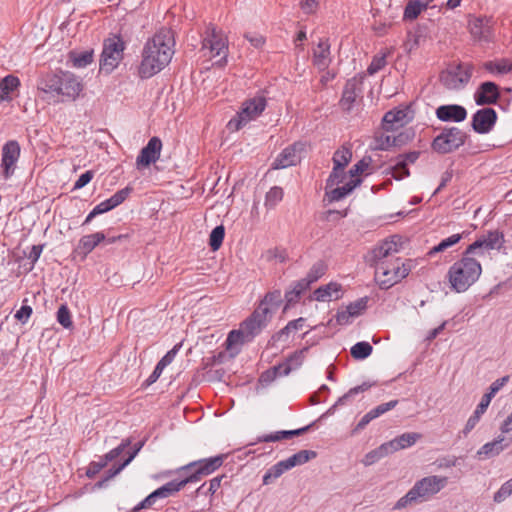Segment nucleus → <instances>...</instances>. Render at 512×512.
Segmentation results:
<instances>
[{
    "instance_id": "nucleus-1",
    "label": "nucleus",
    "mask_w": 512,
    "mask_h": 512,
    "mask_svg": "<svg viewBox=\"0 0 512 512\" xmlns=\"http://www.w3.org/2000/svg\"><path fill=\"white\" fill-rule=\"evenodd\" d=\"M174 34L171 29H160L149 39L142 52V60L138 67V75L148 79L167 66L174 54Z\"/></svg>"
},
{
    "instance_id": "nucleus-2",
    "label": "nucleus",
    "mask_w": 512,
    "mask_h": 512,
    "mask_svg": "<svg viewBox=\"0 0 512 512\" xmlns=\"http://www.w3.org/2000/svg\"><path fill=\"white\" fill-rule=\"evenodd\" d=\"M474 254H467V249L463 252L461 259L456 261L448 270V279L451 288L457 293L468 290L480 277L482 267L478 260L473 257Z\"/></svg>"
},
{
    "instance_id": "nucleus-3",
    "label": "nucleus",
    "mask_w": 512,
    "mask_h": 512,
    "mask_svg": "<svg viewBox=\"0 0 512 512\" xmlns=\"http://www.w3.org/2000/svg\"><path fill=\"white\" fill-rule=\"evenodd\" d=\"M84 85L79 77L69 71H59L47 75L42 81L45 93L61 96V101H75L83 91Z\"/></svg>"
},
{
    "instance_id": "nucleus-4",
    "label": "nucleus",
    "mask_w": 512,
    "mask_h": 512,
    "mask_svg": "<svg viewBox=\"0 0 512 512\" xmlns=\"http://www.w3.org/2000/svg\"><path fill=\"white\" fill-rule=\"evenodd\" d=\"M447 477L431 475L415 482L413 487L401 497L394 505V510H401L408 506L427 501L440 492L447 485Z\"/></svg>"
},
{
    "instance_id": "nucleus-5",
    "label": "nucleus",
    "mask_w": 512,
    "mask_h": 512,
    "mask_svg": "<svg viewBox=\"0 0 512 512\" xmlns=\"http://www.w3.org/2000/svg\"><path fill=\"white\" fill-rule=\"evenodd\" d=\"M411 260L401 262L395 257L386 262H380L375 269L374 279L381 289H389L408 276L411 270Z\"/></svg>"
},
{
    "instance_id": "nucleus-6",
    "label": "nucleus",
    "mask_w": 512,
    "mask_h": 512,
    "mask_svg": "<svg viewBox=\"0 0 512 512\" xmlns=\"http://www.w3.org/2000/svg\"><path fill=\"white\" fill-rule=\"evenodd\" d=\"M267 105L266 98L262 95H256L245 100L237 115L228 122V129L238 131L250 121L257 119L265 110Z\"/></svg>"
},
{
    "instance_id": "nucleus-7",
    "label": "nucleus",
    "mask_w": 512,
    "mask_h": 512,
    "mask_svg": "<svg viewBox=\"0 0 512 512\" xmlns=\"http://www.w3.org/2000/svg\"><path fill=\"white\" fill-rule=\"evenodd\" d=\"M125 42L120 35H112L103 42L100 71L110 74L123 59Z\"/></svg>"
},
{
    "instance_id": "nucleus-8",
    "label": "nucleus",
    "mask_w": 512,
    "mask_h": 512,
    "mask_svg": "<svg viewBox=\"0 0 512 512\" xmlns=\"http://www.w3.org/2000/svg\"><path fill=\"white\" fill-rule=\"evenodd\" d=\"M467 137V133L458 127L444 128L433 139L431 148L438 154H449L463 146Z\"/></svg>"
},
{
    "instance_id": "nucleus-9",
    "label": "nucleus",
    "mask_w": 512,
    "mask_h": 512,
    "mask_svg": "<svg viewBox=\"0 0 512 512\" xmlns=\"http://www.w3.org/2000/svg\"><path fill=\"white\" fill-rule=\"evenodd\" d=\"M224 454L199 459L183 466L180 471L186 474L190 483L198 482L220 468L225 460Z\"/></svg>"
},
{
    "instance_id": "nucleus-10",
    "label": "nucleus",
    "mask_w": 512,
    "mask_h": 512,
    "mask_svg": "<svg viewBox=\"0 0 512 512\" xmlns=\"http://www.w3.org/2000/svg\"><path fill=\"white\" fill-rule=\"evenodd\" d=\"M473 70L470 63H458L443 71L440 80L447 89L459 90L470 81Z\"/></svg>"
},
{
    "instance_id": "nucleus-11",
    "label": "nucleus",
    "mask_w": 512,
    "mask_h": 512,
    "mask_svg": "<svg viewBox=\"0 0 512 512\" xmlns=\"http://www.w3.org/2000/svg\"><path fill=\"white\" fill-rule=\"evenodd\" d=\"M202 49H208L212 57L222 55V60L227 61L228 39L222 30L210 23L202 36Z\"/></svg>"
},
{
    "instance_id": "nucleus-12",
    "label": "nucleus",
    "mask_w": 512,
    "mask_h": 512,
    "mask_svg": "<svg viewBox=\"0 0 512 512\" xmlns=\"http://www.w3.org/2000/svg\"><path fill=\"white\" fill-rule=\"evenodd\" d=\"M396 239L398 236H393L391 239L382 241L380 244L375 246L365 256L366 263L376 269L380 262H386L396 257L399 252V246Z\"/></svg>"
},
{
    "instance_id": "nucleus-13",
    "label": "nucleus",
    "mask_w": 512,
    "mask_h": 512,
    "mask_svg": "<svg viewBox=\"0 0 512 512\" xmlns=\"http://www.w3.org/2000/svg\"><path fill=\"white\" fill-rule=\"evenodd\" d=\"M504 244V235L498 230L488 231L467 247V254L483 256L486 251L500 250Z\"/></svg>"
},
{
    "instance_id": "nucleus-14",
    "label": "nucleus",
    "mask_w": 512,
    "mask_h": 512,
    "mask_svg": "<svg viewBox=\"0 0 512 512\" xmlns=\"http://www.w3.org/2000/svg\"><path fill=\"white\" fill-rule=\"evenodd\" d=\"M271 317L268 316L262 308H256L254 312L248 317L240 328L246 334V340L251 341L256 335H258L263 328L267 326L268 320Z\"/></svg>"
},
{
    "instance_id": "nucleus-15",
    "label": "nucleus",
    "mask_w": 512,
    "mask_h": 512,
    "mask_svg": "<svg viewBox=\"0 0 512 512\" xmlns=\"http://www.w3.org/2000/svg\"><path fill=\"white\" fill-rule=\"evenodd\" d=\"M20 151V145L16 140H10L2 147L1 168L5 179L14 174Z\"/></svg>"
},
{
    "instance_id": "nucleus-16",
    "label": "nucleus",
    "mask_w": 512,
    "mask_h": 512,
    "mask_svg": "<svg viewBox=\"0 0 512 512\" xmlns=\"http://www.w3.org/2000/svg\"><path fill=\"white\" fill-rule=\"evenodd\" d=\"M497 113L493 108L486 107L477 110L472 116L471 126L479 134L489 133L495 126Z\"/></svg>"
},
{
    "instance_id": "nucleus-17",
    "label": "nucleus",
    "mask_w": 512,
    "mask_h": 512,
    "mask_svg": "<svg viewBox=\"0 0 512 512\" xmlns=\"http://www.w3.org/2000/svg\"><path fill=\"white\" fill-rule=\"evenodd\" d=\"M303 150V144L294 143L284 148L273 161L271 168L275 170L285 169L297 165L300 160V152Z\"/></svg>"
},
{
    "instance_id": "nucleus-18",
    "label": "nucleus",
    "mask_w": 512,
    "mask_h": 512,
    "mask_svg": "<svg viewBox=\"0 0 512 512\" xmlns=\"http://www.w3.org/2000/svg\"><path fill=\"white\" fill-rule=\"evenodd\" d=\"M468 28L474 40L488 42L492 38V20L489 17H472Z\"/></svg>"
},
{
    "instance_id": "nucleus-19",
    "label": "nucleus",
    "mask_w": 512,
    "mask_h": 512,
    "mask_svg": "<svg viewBox=\"0 0 512 512\" xmlns=\"http://www.w3.org/2000/svg\"><path fill=\"white\" fill-rule=\"evenodd\" d=\"M420 151H410L408 153L399 154L395 159V164L390 167L391 175L396 180H402L410 175L408 169L409 164H414L420 157Z\"/></svg>"
},
{
    "instance_id": "nucleus-20",
    "label": "nucleus",
    "mask_w": 512,
    "mask_h": 512,
    "mask_svg": "<svg viewBox=\"0 0 512 512\" xmlns=\"http://www.w3.org/2000/svg\"><path fill=\"white\" fill-rule=\"evenodd\" d=\"M161 149V140L158 137L150 138L147 145L141 149L137 156V167H147L150 164L155 163L160 157Z\"/></svg>"
},
{
    "instance_id": "nucleus-21",
    "label": "nucleus",
    "mask_w": 512,
    "mask_h": 512,
    "mask_svg": "<svg viewBox=\"0 0 512 512\" xmlns=\"http://www.w3.org/2000/svg\"><path fill=\"white\" fill-rule=\"evenodd\" d=\"M499 98V87L491 81L481 83L474 93V100L478 106L495 104Z\"/></svg>"
},
{
    "instance_id": "nucleus-22",
    "label": "nucleus",
    "mask_w": 512,
    "mask_h": 512,
    "mask_svg": "<svg viewBox=\"0 0 512 512\" xmlns=\"http://www.w3.org/2000/svg\"><path fill=\"white\" fill-rule=\"evenodd\" d=\"M362 82L363 76L353 77L347 80L340 100V104L344 110L350 111L352 109L353 104L356 101V98L360 95L362 91Z\"/></svg>"
},
{
    "instance_id": "nucleus-23",
    "label": "nucleus",
    "mask_w": 512,
    "mask_h": 512,
    "mask_svg": "<svg viewBox=\"0 0 512 512\" xmlns=\"http://www.w3.org/2000/svg\"><path fill=\"white\" fill-rule=\"evenodd\" d=\"M436 116L443 122H462L467 117V111L457 104L441 105L436 109Z\"/></svg>"
},
{
    "instance_id": "nucleus-24",
    "label": "nucleus",
    "mask_w": 512,
    "mask_h": 512,
    "mask_svg": "<svg viewBox=\"0 0 512 512\" xmlns=\"http://www.w3.org/2000/svg\"><path fill=\"white\" fill-rule=\"evenodd\" d=\"M331 61L330 44L328 39H321L313 50V65L317 67L319 71H325L328 69Z\"/></svg>"
},
{
    "instance_id": "nucleus-25",
    "label": "nucleus",
    "mask_w": 512,
    "mask_h": 512,
    "mask_svg": "<svg viewBox=\"0 0 512 512\" xmlns=\"http://www.w3.org/2000/svg\"><path fill=\"white\" fill-rule=\"evenodd\" d=\"M314 299L319 302H329L342 297V285L337 282H330L318 287L314 293Z\"/></svg>"
},
{
    "instance_id": "nucleus-26",
    "label": "nucleus",
    "mask_w": 512,
    "mask_h": 512,
    "mask_svg": "<svg viewBox=\"0 0 512 512\" xmlns=\"http://www.w3.org/2000/svg\"><path fill=\"white\" fill-rule=\"evenodd\" d=\"M407 110L406 109H394L385 113L382 126L386 131H392L397 127H402L409 122L407 119Z\"/></svg>"
},
{
    "instance_id": "nucleus-27",
    "label": "nucleus",
    "mask_w": 512,
    "mask_h": 512,
    "mask_svg": "<svg viewBox=\"0 0 512 512\" xmlns=\"http://www.w3.org/2000/svg\"><path fill=\"white\" fill-rule=\"evenodd\" d=\"M362 183L361 179H350L348 182H346L343 186L338 187H332L325 191V197L328 199V201L336 202L340 201L344 197H346L348 194H350L357 186H359Z\"/></svg>"
},
{
    "instance_id": "nucleus-28",
    "label": "nucleus",
    "mask_w": 512,
    "mask_h": 512,
    "mask_svg": "<svg viewBox=\"0 0 512 512\" xmlns=\"http://www.w3.org/2000/svg\"><path fill=\"white\" fill-rule=\"evenodd\" d=\"M504 441H505L504 436L499 435L493 441L485 443L477 451V456L480 459H482V458H491V457L499 455L511 443V441H508L505 444H503Z\"/></svg>"
},
{
    "instance_id": "nucleus-29",
    "label": "nucleus",
    "mask_w": 512,
    "mask_h": 512,
    "mask_svg": "<svg viewBox=\"0 0 512 512\" xmlns=\"http://www.w3.org/2000/svg\"><path fill=\"white\" fill-rule=\"evenodd\" d=\"M246 340V334L242 329L232 330L229 332L225 340V349L230 353V357H235L240 352V346L243 345Z\"/></svg>"
},
{
    "instance_id": "nucleus-30",
    "label": "nucleus",
    "mask_w": 512,
    "mask_h": 512,
    "mask_svg": "<svg viewBox=\"0 0 512 512\" xmlns=\"http://www.w3.org/2000/svg\"><path fill=\"white\" fill-rule=\"evenodd\" d=\"M421 437L419 433L407 432L386 442L391 453L411 447Z\"/></svg>"
},
{
    "instance_id": "nucleus-31",
    "label": "nucleus",
    "mask_w": 512,
    "mask_h": 512,
    "mask_svg": "<svg viewBox=\"0 0 512 512\" xmlns=\"http://www.w3.org/2000/svg\"><path fill=\"white\" fill-rule=\"evenodd\" d=\"M20 86V80L14 75H7L0 80V102L12 101V92Z\"/></svg>"
},
{
    "instance_id": "nucleus-32",
    "label": "nucleus",
    "mask_w": 512,
    "mask_h": 512,
    "mask_svg": "<svg viewBox=\"0 0 512 512\" xmlns=\"http://www.w3.org/2000/svg\"><path fill=\"white\" fill-rule=\"evenodd\" d=\"M282 303V294L280 290H274L268 292L264 298L260 301L257 308H262L265 310L268 316H272V313L275 312Z\"/></svg>"
},
{
    "instance_id": "nucleus-33",
    "label": "nucleus",
    "mask_w": 512,
    "mask_h": 512,
    "mask_svg": "<svg viewBox=\"0 0 512 512\" xmlns=\"http://www.w3.org/2000/svg\"><path fill=\"white\" fill-rule=\"evenodd\" d=\"M311 426L312 425L310 424L295 430H283L271 434L262 435L257 438V442H276L282 439L291 438L292 436H299L307 432Z\"/></svg>"
},
{
    "instance_id": "nucleus-34",
    "label": "nucleus",
    "mask_w": 512,
    "mask_h": 512,
    "mask_svg": "<svg viewBox=\"0 0 512 512\" xmlns=\"http://www.w3.org/2000/svg\"><path fill=\"white\" fill-rule=\"evenodd\" d=\"M188 483L190 482L185 475L182 478L174 479L172 481L167 482L166 484L162 485L155 491L160 498H167L179 492Z\"/></svg>"
},
{
    "instance_id": "nucleus-35",
    "label": "nucleus",
    "mask_w": 512,
    "mask_h": 512,
    "mask_svg": "<svg viewBox=\"0 0 512 512\" xmlns=\"http://www.w3.org/2000/svg\"><path fill=\"white\" fill-rule=\"evenodd\" d=\"M106 239V236L103 232H96L89 235H84L81 237L78 249L84 253L85 255L89 254L93 251V249L102 241Z\"/></svg>"
},
{
    "instance_id": "nucleus-36",
    "label": "nucleus",
    "mask_w": 512,
    "mask_h": 512,
    "mask_svg": "<svg viewBox=\"0 0 512 512\" xmlns=\"http://www.w3.org/2000/svg\"><path fill=\"white\" fill-rule=\"evenodd\" d=\"M94 52L93 50H85L81 52L70 51L68 54V60L72 63L75 68H85L93 62Z\"/></svg>"
},
{
    "instance_id": "nucleus-37",
    "label": "nucleus",
    "mask_w": 512,
    "mask_h": 512,
    "mask_svg": "<svg viewBox=\"0 0 512 512\" xmlns=\"http://www.w3.org/2000/svg\"><path fill=\"white\" fill-rule=\"evenodd\" d=\"M292 371V366L289 363H280L272 369L266 370L260 376V381L263 383H270L276 377L286 376Z\"/></svg>"
},
{
    "instance_id": "nucleus-38",
    "label": "nucleus",
    "mask_w": 512,
    "mask_h": 512,
    "mask_svg": "<svg viewBox=\"0 0 512 512\" xmlns=\"http://www.w3.org/2000/svg\"><path fill=\"white\" fill-rule=\"evenodd\" d=\"M352 159V151L350 145H342L334 152L332 161L333 166L344 169Z\"/></svg>"
},
{
    "instance_id": "nucleus-39",
    "label": "nucleus",
    "mask_w": 512,
    "mask_h": 512,
    "mask_svg": "<svg viewBox=\"0 0 512 512\" xmlns=\"http://www.w3.org/2000/svg\"><path fill=\"white\" fill-rule=\"evenodd\" d=\"M427 7L428 5L422 2V0H411L404 9L403 19L405 21L415 20Z\"/></svg>"
},
{
    "instance_id": "nucleus-40",
    "label": "nucleus",
    "mask_w": 512,
    "mask_h": 512,
    "mask_svg": "<svg viewBox=\"0 0 512 512\" xmlns=\"http://www.w3.org/2000/svg\"><path fill=\"white\" fill-rule=\"evenodd\" d=\"M389 454H391V452L385 442L379 447L368 452L362 459V463L364 466H371Z\"/></svg>"
},
{
    "instance_id": "nucleus-41",
    "label": "nucleus",
    "mask_w": 512,
    "mask_h": 512,
    "mask_svg": "<svg viewBox=\"0 0 512 512\" xmlns=\"http://www.w3.org/2000/svg\"><path fill=\"white\" fill-rule=\"evenodd\" d=\"M316 456L317 453L315 451L300 450L299 452L293 454L284 461L287 464L286 466H288L289 469H292L295 466L307 463L309 460L314 459Z\"/></svg>"
},
{
    "instance_id": "nucleus-42",
    "label": "nucleus",
    "mask_w": 512,
    "mask_h": 512,
    "mask_svg": "<svg viewBox=\"0 0 512 512\" xmlns=\"http://www.w3.org/2000/svg\"><path fill=\"white\" fill-rule=\"evenodd\" d=\"M284 460L271 466L263 476V484L269 485L279 478L284 472L290 470Z\"/></svg>"
},
{
    "instance_id": "nucleus-43",
    "label": "nucleus",
    "mask_w": 512,
    "mask_h": 512,
    "mask_svg": "<svg viewBox=\"0 0 512 512\" xmlns=\"http://www.w3.org/2000/svg\"><path fill=\"white\" fill-rule=\"evenodd\" d=\"M484 69L490 73L507 74L512 72V61L508 59L487 61L484 63Z\"/></svg>"
},
{
    "instance_id": "nucleus-44",
    "label": "nucleus",
    "mask_w": 512,
    "mask_h": 512,
    "mask_svg": "<svg viewBox=\"0 0 512 512\" xmlns=\"http://www.w3.org/2000/svg\"><path fill=\"white\" fill-rule=\"evenodd\" d=\"M309 288L306 282H304L302 279L296 281L293 284V287L291 290L286 291L285 293V299L287 302V306L293 303H296L301 294L306 291Z\"/></svg>"
},
{
    "instance_id": "nucleus-45",
    "label": "nucleus",
    "mask_w": 512,
    "mask_h": 512,
    "mask_svg": "<svg viewBox=\"0 0 512 512\" xmlns=\"http://www.w3.org/2000/svg\"><path fill=\"white\" fill-rule=\"evenodd\" d=\"M326 272V265L318 261L310 268L305 278H302L304 282L310 287V285L320 279Z\"/></svg>"
},
{
    "instance_id": "nucleus-46",
    "label": "nucleus",
    "mask_w": 512,
    "mask_h": 512,
    "mask_svg": "<svg viewBox=\"0 0 512 512\" xmlns=\"http://www.w3.org/2000/svg\"><path fill=\"white\" fill-rule=\"evenodd\" d=\"M373 386V384L371 383H368V382H363L361 385H358V386H355L351 389H349V391L347 393H345L343 396H341L337 401H336V405H339V406H342V405H345L346 403H348L349 401H351V399L356 396L357 394L361 393V392H365L367 391L368 389H370L371 387Z\"/></svg>"
},
{
    "instance_id": "nucleus-47",
    "label": "nucleus",
    "mask_w": 512,
    "mask_h": 512,
    "mask_svg": "<svg viewBox=\"0 0 512 512\" xmlns=\"http://www.w3.org/2000/svg\"><path fill=\"white\" fill-rule=\"evenodd\" d=\"M372 351L373 348L370 343L362 341L357 342L354 346H352L350 353L353 358L362 360L370 356Z\"/></svg>"
},
{
    "instance_id": "nucleus-48",
    "label": "nucleus",
    "mask_w": 512,
    "mask_h": 512,
    "mask_svg": "<svg viewBox=\"0 0 512 512\" xmlns=\"http://www.w3.org/2000/svg\"><path fill=\"white\" fill-rule=\"evenodd\" d=\"M132 192V188L125 187L121 190H118L114 195H112L110 198L105 200L106 205L109 207L110 210L114 209L115 207L122 204L127 197Z\"/></svg>"
},
{
    "instance_id": "nucleus-49",
    "label": "nucleus",
    "mask_w": 512,
    "mask_h": 512,
    "mask_svg": "<svg viewBox=\"0 0 512 512\" xmlns=\"http://www.w3.org/2000/svg\"><path fill=\"white\" fill-rule=\"evenodd\" d=\"M225 228L223 225L216 226L210 233L209 246L213 251H217L224 240Z\"/></svg>"
},
{
    "instance_id": "nucleus-50",
    "label": "nucleus",
    "mask_w": 512,
    "mask_h": 512,
    "mask_svg": "<svg viewBox=\"0 0 512 512\" xmlns=\"http://www.w3.org/2000/svg\"><path fill=\"white\" fill-rule=\"evenodd\" d=\"M283 189L279 186L272 187L265 196V206L274 208L283 199Z\"/></svg>"
},
{
    "instance_id": "nucleus-51",
    "label": "nucleus",
    "mask_w": 512,
    "mask_h": 512,
    "mask_svg": "<svg viewBox=\"0 0 512 512\" xmlns=\"http://www.w3.org/2000/svg\"><path fill=\"white\" fill-rule=\"evenodd\" d=\"M344 169L337 168L333 166L332 172L330 173L329 177L326 180V186L325 190H328L336 185H339L344 181L346 178L345 173L343 172Z\"/></svg>"
},
{
    "instance_id": "nucleus-52",
    "label": "nucleus",
    "mask_w": 512,
    "mask_h": 512,
    "mask_svg": "<svg viewBox=\"0 0 512 512\" xmlns=\"http://www.w3.org/2000/svg\"><path fill=\"white\" fill-rule=\"evenodd\" d=\"M386 57L387 54L383 53L381 55H375L370 63V65L367 68V73L369 75H374L381 69H383L386 65Z\"/></svg>"
},
{
    "instance_id": "nucleus-53",
    "label": "nucleus",
    "mask_w": 512,
    "mask_h": 512,
    "mask_svg": "<svg viewBox=\"0 0 512 512\" xmlns=\"http://www.w3.org/2000/svg\"><path fill=\"white\" fill-rule=\"evenodd\" d=\"M223 478H224V476L214 477L213 479H211L209 481V487L206 490H205L206 483H204L196 490V493L205 495V496L208 494L213 495L220 487L221 481Z\"/></svg>"
},
{
    "instance_id": "nucleus-54",
    "label": "nucleus",
    "mask_w": 512,
    "mask_h": 512,
    "mask_svg": "<svg viewBox=\"0 0 512 512\" xmlns=\"http://www.w3.org/2000/svg\"><path fill=\"white\" fill-rule=\"evenodd\" d=\"M371 158H363L349 170L351 179H360L359 176L369 167Z\"/></svg>"
},
{
    "instance_id": "nucleus-55",
    "label": "nucleus",
    "mask_w": 512,
    "mask_h": 512,
    "mask_svg": "<svg viewBox=\"0 0 512 512\" xmlns=\"http://www.w3.org/2000/svg\"><path fill=\"white\" fill-rule=\"evenodd\" d=\"M57 321L66 329L72 327L71 313L66 305L59 307L57 311Z\"/></svg>"
},
{
    "instance_id": "nucleus-56",
    "label": "nucleus",
    "mask_w": 512,
    "mask_h": 512,
    "mask_svg": "<svg viewBox=\"0 0 512 512\" xmlns=\"http://www.w3.org/2000/svg\"><path fill=\"white\" fill-rule=\"evenodd\" d=\"M308 351V347H304L303 349L297 350L292 353L286 361L283 363H289L292 366V370L300 367L305 358V353Z\"/></svg>"
},
{
    "instance_id": "nucleus-57",
    "label": "nucleus",
    "mask_w": 512,
    "mask_h": 512,
    "mask_svg": "<svg viewBox=\"0 0 512 512\" xmlns=\"http://www.w3.org/2000/svg\"><path fill=\"white\" fill-rule=\"evenodd\" d=\"M131 445L130 438L123 439L122 442L112 450H110L108 453L104 455V458L109 463L120 456V454Z\"/></svg>"
},
{
    "instance_id": "nucleus-58",
    "label": "nucleus",
    "mask_w": 512,
    "mask_h": 512,
    "mask_svg": "<svg viewBox=\"0 0 512 512\" xmlns=\"http://www.w3.org/2000/svg\"><path fill=\"white\" fill-rule=\"evenodd\" d=\"M368 297L360 298L351 302L346 308L353 317L359 316L367 308Z\"/></svg>"
},
{
    "instance_id": "nucleus-59",
    "label": "nucleus",
    "mask_w": 512,
    "mask_h": 512,
    "mask_svg": "<svg viewBox=\"0 0 512 512\" xmlns=\"http://www.w3.org/2000/svg\"><path fill=\"white\" fill-rule=\"evenodd\" d=\"M107 464L104 456L99 461H92L87 468L86 476L90 479L94 478Z\"/></svg>"
},
{
    "instance_id": "nucleus-60",
    "label": "nucleus",
    "mask_w": 512,
    "mask_h": 512,
    "mask_svg": "<svg viewBox=\"0 0 512 512\" xmlns=\"http://www.w3.org/2000/svg\"><path fill=\"white\" fill-rule=\"evenodd\" d=\"M512 493V479L505 482L494 494V501L500 503L509 497Z\"/></svg>"
},
{
    "instance_id": "nucleus-61",
    "label": "nucleus",
    "mask_w": 512,
    "mask_h": 512,
    "mask_svg": "<svg viewBox=\"0 0 512 512\" xmlns=\"http://www.w3.org/2000/svg\"><path fill=\"white\" fill-rule=\"evenodd\" d=\"M398 404V400H391L386 403H382L375 408L371 409V412L373 413L375 418L380 417L381 415L385 414L386 412L394 409Z\"/></svg>"
},
{
    "instance_id": "nucleus-62",
    "label": "nucleus",
    "mask_w": 512,
    "mask_h": 512,
    "mask_svg": "<svg viewBox=\"0 0 512 512\" xmlns=\"http://www.w3.org/2000/svg\"><path fill=\"white\" fill-rule=\"evenodd\" d=\"M160 498L156 491L154 490L152 493H150L145 499H143L140 503H138L131 512H137L141 509L150 508L155 501Z\"/></svg>"
},
{
    "instance_id": "nucleus-63",
    "label": "nucleus",
    "mask_w": 512,
    "mask_h": 512,
    "mask_svg": "<svg viewBox=\"0 0 512 512\" xmlns=\"http://www.w3.org/2000/svg\"><path fill=\"white\" fill-rule=\"evenodd\" d=\"M244 37L256 49L262 48L266 41L264 36L258 33H245Z\"/></svg>"
},
{
    "instance_id": "nucleus-64",
    "label": "nucleus",
    "mask_w": 512,
    "mask_h": 512,
    "mask_svg": "<svg viewBox=\"0 0 512 512\" xmlns=\"http://www.w3.org/2000/svg\"><path fill=\"white\" fill-rule=\"evenodd\" d=\"M376 141V148L379 150H388L389 148L395 146V140H393V136L390 135H381L376 139Z\"/></svg>"
}]
</instances>
